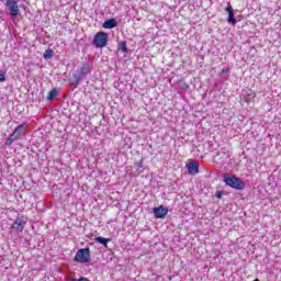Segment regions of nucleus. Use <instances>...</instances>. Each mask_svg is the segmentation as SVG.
<instances>
[{
	"label": "nucleus",
	"instance_id": "nucleus-7",
	"mask_svg": "<svg viewBox=\"0 0 281 281\" xmlns=\"http://www.w3.org/2000/svg\"><path fill=\"white\" fill-rule=\"evenodd\" d=\"M189 175H199V162L191 161L187 165Z\"/></svg>",
	"mask_w": 281,
	"mask_h": 281
},
{
	"label": "nucleus",
	"instance_id": "nucleus-4",
	"mask_svg": "<svg viewBox=\"0 0 281 281\" xmlns=\"http://www.w3.org/2000/svg\"><path fill=\"white\" fill-rule=\"evenodd\" d=\"M94 47L102 49V47H106L109 43V34L106 32H98L92 41Z\"/></svg>",
	"mask_w": 281,
	"mask_h": 281
},
{
	"label": "nucleus",
	"instance_id": "nucleus-16",
	"mask_svg": "<svg viewBox=\"0 0 281 281\" xmlns=\"http://www.w3.org/2000/svg\"><path fill=\"white\" fill-rule=\"evenodd\" d=\"M256 98V92L254 90H248L246 102H251Z\"/></svg>",
	"mask_w": 281,
	"mask_h": 281
},
{
	"label": "nucleus",
	"instance_id": "nucleus-11",
	"mask_svg": "<svg viewBox=\"0 0 281 281\" xmlns=\"http://www.w3.org/2000/svg\"><path fill=\"white\" fill-rule=\"evenodd\" d=\"M95 243H99L100 245H103V247H109V243H111V238H104V237H95Z\"/></svg>",
	"mask_w": 281,
	"mask_h": 281
},
{
	"label": "nucleus",
	"instance_id": "nucleus-9",
	"mask_svg": "<svg viewBox=\"0 0 281 281\" xmlns=\"http://www.w3.org/2000/svg\"><path fill=\"white\" fill-rule=\"evenodd\" d=\"M226 12H228V23H232L233 25H236L237 21L236 18H234V8L232 5H228L226 8Z\"/></svg>",
	"mask_w": 281,
	"mask_h": 281
},
{
	"label": "nucleus",
	"instance_id": "nucleus-8",
	"mask_svg": "<svg viewBox=\"0 0 281 281\" xmlns=\"http://www.w3.org/2000/svg\"><path fill=\"white\" fill-rule=\"evenodd\" d=\"M104 30H113V27H117V21L115 19H109L103 23Z\"/></svg>",
	"mask_w": 281,
	"mask_h": 281
},
{
	"label": "nucleus",
	"instance_id": "nucleus-1",
	"mask_svg": "<svg viewBox=\"0 0 281 281\" xmlns=\"http://www.w3.org/2000/svg\"><path fill=\"white\" fill-rule=\"evenodd\" d=\"M224 183H226L228 188H233V190H243L245 188V182L235 175L225 176Z\"/></svg>",
	"mask_w": 281,
	"mask_h": 281
},
{
	"label": "nucleus",
	"instance_id": "nucleus-20",
	"mask_svg": "<svg viewBox=\"0 0 281 281\" xmlns=\"http://www.w3.org/2000/svg\"><path fill=\"white\" fill-rule=\"evenodd\" d=\"M227 71H229V69L224 68V69L222 70V74H227Z\"/></svg>",
	"mask_w": 281,
	"mask_h": 281
},
{
	"label": "nucleus",
	"instance_id": "nucleus-19",
	"mask_svg": "<svg viewBox=\"0 0 281 281\" xmlns=\"http://www.w3.org/2000/svg\"><path fill=\"white\" fill-rule=\"evenodd\" d=\"M215 196H216V199H221V198L223 196V192L217 191V192L215 193Z\"/></svg>",
	"mask_w": 281,
	"mask_h": 281
},
{
	"label": "nucleus",
	"instance_id": "nucleus-5",
	"mask_svg": "<svg viewBox=\"0 0 281 281\" xmlns=\"http://www.w3.org/2000/svg\"><path fill=\"white\" fill-rule=\"evenodd\" d=\"M7 8H9V12L11 16H19V2L16 0H7Z\"/></svg>",
	"mask_w": 281,
	"mask_h": 281
},
{
	"label": "nucleus",
	"instance_id": "nucleus-17",
	"mask_svg": "<svg viewBox=\"0 0 281 281\" xmlns=\"http://www.w3.org/2000/svg\"><path fill=\"white\" fill-rule=\"evenodd\" d=\"M0 82H5V72L0 70Z\"/></svg>",
	"mask_w": 281,
	"mask_h": 281
},
{
	"label": "nucleus",
	"instance_id": "nucleus-2",
	"mask_svg": "<svg viewBox=\"0 0 281 281\" xmlns=\"http://www.w3.org/2000/svg\"><path fill=\"white\" fill-rule=\"evenodd\" d=\"M25 128H27V124L25 122L20 124L7 138L4 146H12L13 142H16V139H21V136L25 133Z\"/></svg>",
	"mask_w": 281,
	"mask_h": 281
},
{
	"label": "nucleus",
	"instance_id": "nucleus-18",
	"mask_svg": "<svg viewBox=\"0 0 281 281\" xmlns=\"http://www.w3.org/2000/svg\"><path fill=\"white\" fill-rule=\"evenodd\" d=\"M71 281H90V280L85 277H81L79 279H71Z\"/></svg>",
	"mask_w": 281,
	"mask_h": 281
},
{
	"label": "nucleus",
	"instance_id": "nucleus-15",
	"mask_svg": "<svg viewBox=\"0 0 281 281\" xmlns=\"http://www.w3.org/2000/svg\"><path fill=\"white\" fill-rule=\"evenodd\" d=\"M119 52L126 53L128 52V47L126 46V42L122 41L119 43Z\"/></svg>",
	"mask_w": 281,
	"mask_h": 281
},
{
	"label": "nucleus",
	"instance_id": "nucleus-12",
	"mask_svg": "<svg viewBox=\"0 0 281 281\" xmlns=\"http://www.w3.org/2000/svg\"><path fill=\"white\" fill-rule=\"evenodd\" d=\"M22 225H23V220H21V217H16L11 227L12 229H21Z\"/></svg>",
	"mask_w": 281,
	"mask_h": 281
},
{
	"label": "nucleus",
	"instance_id": "nucleus-10",
	"mask_svg": "<svg viewBox=\"0 0 281 281\" xmlns=\"http://www.w3.org/2000/svg\"><path fill=\"white\" fill-rule=\"evenodd\" d=\"M90 71H91V64L87 61L86 64H82L79 75L87 76V74H89Z\"/></svg>",
	"mask_w": 281,
	"mask_h": 281
},
{
	"label": "nucleus",
	"instance_id": "nucleus-21",
	"mask_svg": "<svg viewBox=\"0 0 281 281\" xmlns=\"http://www.w3.org/2000/svg\"><path fill=\"white\" fill-rule=\"evenodd\" d=\"M184 89H190V86L184 83Z\"/></svg>",
	"mask_w": 281,
	"mask_h": 281
},
{
	"label": "nucleus",
	"instance_id": "nucleus-14",
	"mask_svg": "<svg viewBox=\"0 0 281 281\" xmlns=\"http://www.w3.org/2000/svg\"><path fill=\"white\" fill-rule=\"evenodd\" d=\"M54 56V50L48 48L44 52V59L45 60H49V58H53Z\"/></svg>",
	"mask_w": 281,
	"mask_h": 281
},
{
	"label": "nucleus",
	"instance_id": "nucleus-3",
	"mask_svg": "<svg viewBox=\"0 0 281 281\" xmlns=\"http://www.w3.org/2000/svg\"><path fill=\"white\" fill-rule=\"evenodd\" d=\"M75 262H79L80 265H85L87 262H91V249L90 248H81L76 252Z\"/></svg>",
	"mask_w": 281,
	"mask_h": 281
},
{
	"label": "nucleus",
	"instance_id": "nucleus-6",
	"mask_svg": "<svg viewBox=\"0 0 281 281\" xmlns=\"http://www.w3.org/2000/svg\"><path fill=\"white\" fill-rule=\"evenodd\" d=\"M154 215L156 218H166L168 215V209L164 207V205L154 207Z\"/></svg>",
	"mask_w": 281,
	"mask_h": 281
},
{
	"label": "nucleus",
	"instance_id": "nucleus-13",
	"mask_svg": "<svg viewBox=\"0 0 281 281\" xmlns=\"http://www.w3.org/2000/svg\"><path fill=\"white\" fill-rule=\"evenodd\" d=\"M58 95V90L56 89H53L48 92V95H47V100L49 102H52V100H54V98H56Z\"/></svg>",
	"mask_w": 281,
	"mask_h": 281
}]
</instances>
